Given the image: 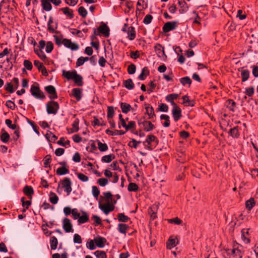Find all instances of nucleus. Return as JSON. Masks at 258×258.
Returning <instances> with one entry per match:
<instances>
[{
  "instance_id": "1",
  "label": "nucleus",
  "mask_w": 258,
  "mask_h": 258,
  "mask_svg": "<svg viewBox=\"0 0 258 258\" xmlns=\"http://www.w3.org/2000/svg\"><path fill=\"white\" fill-rule=\"evenodd\" d=\"M30 92L31 94L36 99H44L45 96L44 93L40 90L39 84L38 83H34L31 85L30 88Z\"/></svg>"
},
{
  "instance_id": "2",
  "label": "nucleus",
  "mask_w": 258,
  "mask_h": 258,
  "mask_svg": "<svg viewBox=\"0 0 258 258\" xmlns=\"http://www.w3.org/2000/svg\"><path fill=\"white\" fill-rule=\"evenodd\" d=\"M59 108L58 103L54 101H50L46 104V111L48 114H56Z\"/></svg>"
},
{
  "instance_id": "3",
  "label": "nucleus",
  "mask_w": 258,
  "mask_h": 258,
  "mask_svg": "<svg viewBox=\"0 0 258 258\" xmlns=\"http://www.w3.org/2000/svg\"><path fill=\"white\" fill-rule=\"evenodd\" d=\"M57 27L58 23L54 22L53 17L50 16L47 22V30L48 32L52 33H59V32L56 30Z\"/></svg>"
},
{
  "instance_id": "4",
  "label": "nucleus",
  "mask_w": 258,
  "mask_h": 258,
  "mask_svg": "<svg viewBox=\"0 0 258 258\" xmlns=\"http://www.w3.org/2000/svg\"><path fill=\"white\" fill-rule=\"evenodd\" d=\"M62 228L66 233L73 232V225L71 220L68 218H64L62 220Z\"/></svg>"
},
{
  "instance_id": "5",
  "label": "nucleus",
  "mask_w": 258,
  "mask_h": 258,
  "mask_svg": "<svg viewBox=\"0 0 258 258\" xmlns=\"http://www.w3.org/2000/svg\"><path fill=\"white\" fill-rule=\"evenodd\" d=\"M178 23L175 21L168 22L166 23L163 27V31L165 33L175 29L177 27Z\"/></svg>"
},
{
  "instance_id": "6",
  "label": "nucleus",
  "mask_w": 258,
  "mask_h": 258,
  "mask_svg": "<svg viewBox=\"0 0 258 258\" xmlns=\"http://www.w3.org/2000/svg\"><path fill=\"white\" fill-rule=\"evenodd\" d=\"M99 208L105 215H108L110 212L114 210V207L111 206L109 203L107 204H101L99 203Z\"/></svg>"
},
{
  "instance_id": "7",
  "label": "nucleus",
  "mask_w": 258,
  "mask_h": 258,
  "mask_svg": "<svg viewBox=\"0 0 258 258\" xmlns=\"http://www.w3.org/2000/svg\"><path fill=\"white\" fill-rule=\"evenodd\" d=\"M71 184V179L68 177L65 178L62 181V187L64 188V191L67 193L68 195H69L72 191Z\"/></svg>"
},
{
  "instance_id": "8",
  "label": "nucleus",
  "mask_w": 258,
  "mask_h": 258,
  "mask_svg": "<svg viewBox=\"0 0 258 258\" xmlns=\"http://www.w3.org/2000/svg\"><path fill=\"white\" fill-rule=\"evenodd\" d=\"M45 90L49 94V98L50 99L57 98V95L55 87L52 85L45 87Z\"/></svg>"
},
{
  "instance_id": "9",
  "label": "nucleus",
  "mask_w": 258,
  "mask_h": 258,
  "mask_svg": "<svg viewBox=\"0 0 258 258\" xmlns=\"http://www.w3.org/2000/svg\"><path fill=\"white\" fill-rule=\"evenodd\" d=\"M62 44L72 50H77L79 49L78 45L75 43H73L70 39H63Z\"/></svg>"
},
{
  "instance_id": "10",
  "label": "nucleus",
  "mask_w": 258,
  "mask_h": 258,
  "mask_svg": "<svg viewBox=\"0 0 258 258\" xmlns=\"http://www.w3.org/2000/svg\"><path fill=\"white\" fill-rule=\"evenodd\" d=\"M155 51L158 56L161 58L164 59L167 57L165 54L164 47L160 44H157L155 46Z\"/></svg>"
},
{
  "instance_id": "11",
  "label": "nucleus",
  "mask_w": 258,
  "mask_h": 258,
  "mask_svg": "<svg viewBox=\"0 0 258 258\" xmlns=\"http://www.w3.org/2000/svg\"><path fill=\"white\" fill-rule=\"evenodd\" d=\"M98 30L99 32L102 34L105 37H108L109 36V29L105 23H102Z\"/></svg>"
},
{
  "instance_id": "12",
  "label": "nucleus",
  "mask_w": 258,
  "mask_h": 258,
  "mask_svg": "<svg viewBox=\"0 0 258 258\" xmlns=\"http://www.w3.org/2000/svg\"><path fill=\"white\" fill-rule=\"evenodd\" d=\"M139 124H143L144 130L146 132H150L153 130L155 126L150 121L144 120L142 122L139 121Z\"/></svg>"
},
{
  "instance_id": "13",
  "label": "nucleus",
  "mask_w": 258,
  "mask_h": 258,
  "mask_svg": "<svg viewBox=\"0 0 258 258\" xmlns=\"http://www.w3.org/2000/svg\"><path fill=\"white\" fill-rule=\"evenodd\" d=\"M172 113L175 121H178L181 116V110L179 107H173Z\"/></svg>"
},
{
  "instance_id": "14",
  "label": "nucleus",
  "mask_w": 258,
  "mask_h": 258,
  "mask_svg": "<svg viewBox=\"0 0 258 258\" xmlns=\"http://www.w3.org/2000/svg\"><path fill=\"white\" fill-rule=\"evenodd\" d=\"M89 220V217L88 214L87 212L82 211L81 212V215H80L78 220V222L79 224H82L88 222Z\"/></svg>"
},
{
  "instance_id": "15",
  "label": "nucleus",
  "mask_w": 258,
  "mask_h": 258,
  "mask_svg": "<svg viewBox=\"0 0 258 258\" xmlns=\"http://www.w3.org/2000/svg\"><path fill=\"white\" fill-rule=\"evenodd\" d=\"M146 113L149 116V119H153L156 116L153 107L149 104H145Z\"/></svg>"
},
{
  "instance_id": "16",
  "label": "nucleus",
  "mask_w": 258,
  "mask_h": 258,
  "mask_svg": "<svg viewBox=\"0 0 258 258\" xmlns=\"http://www.w3.org/2000/svg\"><path fill=\"white\" fill-rule=\"evenodd\" d=\"M94 241L96 246L102 248L104 246L105 243L106 242V239L102 237H97L94 238Z\"/></svg>"
},
{
  "instance_id": "17",
  "label": "nucleus",
  "mask_w": 258,
  "mask_h": 258,
  "mask_svg": "<svg viewBox=\"0 0 258 258\" xmlns=\"http://www.w3.org/2000/svg\"><path fill=\"white\" fill-rule=\"evenodd\" d=\"M76 74L77 71L76 70H73L72 71H66L65 70L62 71V76L68 80H73Z\"/></svg>"
},
{
  "instance_id": "18",
  "label": "nucleus",
  "mask_w": 258,
  "mask_h": 258,
  "mask_svg": "<svg viewBox=\"0 0 258 258\" xmlns=\"http://www.w3.org/2000/svg\"><path fill=\"white\" fill-rule=\"evenodd\" d=\"M178 4L180 7L179 10L180 13L184 14L188 11V7L187 3L184 1H179Z\"/></svg>"
},
{
  "instance_id": "19",
  "label": "nucleus",
  "mask_w": 258,
  "mask_h": 258,
  "mask_svg": "<svg viewBox=\"0 0 258 258\" xmlns=\"http://www.w3.org/2000/svg\"><path fill=\"white\" fill-rule=\"evenodd\" d=\"M228 133L233 138H238L240 136V133L237 126L231 128Z\"/></svg>"
},
{
  "instance_id": "20",
  "label": "nucleus",
  "mask_w": 258,
  "mask_h": 258,
  "mask_svg": "<svg viewBox=\"0 0 258 258\" xmlns=\"http://www.w3.org/2000/svg\"><path fill=\"white\" fill-rule=\"evenodd\" d=\"M41 5L43 9L46 11H50L52 9L50 0H41Z\"/></svg>"
},
{
  "instance_id": "21",
  "label": "nucleus",
  "mask_w": 258,
  "mask_h": 258,
  "mask_svg": "<svg viewBox=\"0 0 258 258\" xmlns=\"http://www.w3.org/2000/svg\"><path fill=\"white\" fill-rule=\"evenodd\" d=\"M127 38L130 40H133L136 37V31L134 27H129L127 29Z\"/></svg>"
},
{
  "instance_id": "22",
  "label": "nucleus",
  "mask_w": 258,
  "mask_h": 258,
  "mask_svg": "<svg viewBox=\"0 0 258 258\" xmlns=\"http://www.w3.org/2000/svg\"><path fill=\"white\" fill-rule=\"evenodd\" d=\"M72 94L77 101H80L82 98V89L80 88H74L72 90Z\"/></svg>"
},
{
  "instance_id": "23",
  "label": "nucleus",
  "mask_w": 258,
  "mask_h": 258,
  "mask_svg": "<svg viewBox=\"0 0 258 258\" xmlns=\"http://www.w3.org/2000/svg\"><path fill=\"white\" fill-rule=\"evenodd\" d=\"M120 108L122 112L125 114L131 111L132 108L130 104L124 102L120 103Z\"/></svg>"
},
{
  "instance_id": "24",
  "label": "nucleus",
  "mask_w": 258,
  "mask_h": 258,
  "mask_svg": "<svg viewBox=\"0 0 258 258\" xmlns=\"http://www.w3.org/2000/svg\"><path fill=\"white\" fill-rule=\"evenodd\" d=\"M2 135L1 136V141L5 143L8 142L10 139L9 134L6 132L4 128L1 130Z\"/></svg>"
},
{
  "instance_id": "25",
  "label": "nucleus",
  "mask_w": 258,
  "mask_h": 258,
  "mask_svg": "<svg viewBox=\"0 0 258 258\" xmlns=\"http://www.w3.org/2000/svg\"><path fill=\"white\" fill-rule=\"evenodd\" d=\"M149 71L147 67H145L143 68L141 73L138 77V78L140 80H144L146 77L149 75Z\"/></svg>"
},
{
  "instance_id": "26",
  "label": "nucleus",
  "mask_w": 258,
  "mask_h": 258,
  "mask_svg": "<svg viewBox=\"0 0 258 258\" xmlns=\"http://www.w3.org/2000/svg\"><path fill=\"white\" fill-rule=\"evenodd\" d=\"M73 80L77 86L81 87L83 85V77L77 73L75 76Z\"/></svg>"
},
{
  "instance_id": "27",
  "label": "nucleus",
  "mask_w": 258,
  "mask_h": 258,
  "mask_svg": "<svg viewBox=\"0 0 258 258\" xmlns=\"http://www.w3.org/2000/svg\"><path fill=\"white\" fill-rule=\"evenodd\" d=\"M60 10L62 11L63 14L68 16L70 19L73 18V11L70 9L68 7L61 8Z\"/></svg>"
},
{
  "instance_id": "28",
  "label": "nucleus",
  "mask_w": 258,
  "mask_h": 258,
  "mask_svg": "<svg viewBox=\"0 0 258 258\" xmlns=\"http://www.w3.org/2000/svg\"><path fill=\"white\" fill-rule=\"evenodd\" d=\"M115 158L114 154H109L103 156L101 158V161L103 163H110L111 161Z\"/></svg>"
},
{
  "instance_id": "29",
  "label": "nucleus",
  "mask_w": 258,
  "mask_h": 258,
  "mask_svg": "<svg viewBox=\"0 0 258 258\" xmlns=\"http://www.w3.org/2000/svg\"><path fill=\"white\" fill-rule=\"evenodd\" d=\"M183 103L186 106H194L195 102L193 100H190L187 96L185 95L182 97Z\"/></svg>"
},
{
  "instance_id": "30",
  "label": "nucleus",
  "mask_w": 258,
  "mask_h": 258,
  "mask_svg": "<svg viewBox=\"0 0 258 258\" xmlns=\"http://www.w3.org/2000/svg\"><path fill=\"white\" fill-rule=\"evenodd\" d=\"M156 140V137L154 135H148L147 137L146 141L143 143L145 145L147 144L148 148L151 149L150 148L151 142H154Z\"/></svg>"
},
{
  "instance_id": "31",
  "label": "nucleus",
  "mask_w": 258,
  "mask_h": 258,
  "mask_svg": "<svg viewBox=\"0 0 258 258\" xmlns=\"http://www.w3.org/2000/svg\"><path fill=\"white\" fill-rule=\"evenodd\" d=\"M123 85L124 87L128 90H132L134 88V84L131 79H128L124 81Z\"/></svg>"
},
{
  "instance_id": "32",
  "label": "nucleus",
  "mask_w": 258,
  "mask_h": 258,
  "mask_svg": "<svg viewBox=\"0 0 258 258\" xmlns=\"http://www.w3.org/2000/svg\"><path fill=\"white\" fill-rule=\"evenodd\" d=\"M69 173V170L66 167H60L57 169L56 174L63 175Z\"/></svg>"
},
{
  "instance_id": "33",
  "label": "nucleus",
  "mask_w": 258,
  "mask_h": 258,
  "mask_svg": "<svg viewBox=\"0 0 258 258\" xmlns=\"http://www.w3.org/2000/svg\"><path fill=\"white\" fill-rule=\"evenodd\" d=\"M97 142L98 148L100 151L105 152L108 150V147L106 143H102L99 140H97Z\"/></svg>"
},
{
  "instance_id": "34",
  "label": "nucleus",
  "mask_w": 258,
  "mask_h": 258,
  "mask_svg": "<svg viewBox=\"0 0 258 258\" xmlns=\"http://www.w3.org/2000/svg\"><path fill=\"white\" fill-rule=\"evenodd\" d=\"M59 34V35H54L53 36L54 39L55 43L58 46H60V45L62 44V40L63 39V35L61 34H60V33Z\"/></svg>"
},
{
  "instance_id": "35",
  "label": "nucleus",
  "mask_w": 258,
  "mask_h": 258,
  "mask_svg": "<svg viewBox=\"0 0 258 258\" xmlns=\"http://www.w3.org/2000/svg\"><path fill=\"white\" fill-rule=\"evenodd\" d=\"M241 75L242 82H245L249 77V72L247 70H242L241 72Z\"/></svg>"
},
{
  "instance_id": "36",
  "label": "nucleus",
  "mask_w": 258,
  "mask_h": 258,
  "mask_svg": "<svg viewBox=\"0 0 258 258\" xmlns=\"http://www.w3.org/2000/svg\"><path fill=\"white\" fill-rule=\"evenodd\" d=\"M50 244L51 249L54 250L56 249L58 244V240L55 236H52L50 238Z\"/></svg>"
},
{
  "instance_id": "37",
  "label": "nucleus",
  "mask_w": 258,
  "mask_h": 258,
  "mask_svg": "<svg viewBox=\"0 0 258 258\" xmlns=\"http://www.w3.org/2000/svg\"><path fill=\"white\" fill-rule=\"evenodd\" d=\"M58 201V198L57 196L53 192H50L49 195V201L52 204H56Z\"/></svg>"
},
{
  "instance_id": "38",
  "label": "nucleus",
  "mask_w": 258,
  "mask_h": 258,
  "mask_svg": "<svg viewBox=\"0 0 258 258\" xmlns=\"http://www.w3.org/2000/svg\"><path fill=\"white\" fill-rule=\"evenodd\" d=\"M161 119H164L165 122L163 123V125L164 127H167L170 125V117L168 115L166 114H162L160 116Z\"/></svg>"
},
{
  "instance_id": "39",
  "label": "nucleus",
  "mask_w": 258,
  "mask_h": 258,
  "mask_svg": "<svg viewBox=\"0 0 258 258\" xmlns=\"http://www.w3.org/2000/svg\"><path fill=\"white\" fill-rule=\"evenodd\" d=\"M23 192L26 196H31L34 193V190L31 186L26 185L23 188Z\"/></svg>"
},
{
  "instance_id": "40",
  "label": "nucleus",
  "mask_w": 258,
  "mask_h": 258,
  "mask_svg": "<svg viewBox=\"0 0 258 258\" xmlns=\"http://www.w3.org/2000/svg\"><path fill=\"white\" fill-rule=\"evenodd\" d=\"M254 205L255 201L253 198H250L248 201H247L245 203L246 208L248 210H251V209L254 206Z\"/></svg>"
},
{
  "instance_id": "41",
  "label": "nucleus",
  "mask_w": 258,
  "mask_h": 258,
  "mask_svg": "<svg viewBox=\"0 0 258 258\" xmlns=\"http://www.w3.org/2000/svg\"><path fill=\"white\" fill-rule=\"evenodd\" d=\"M176 240L175 239L170 238L166 243V247L171 249L176 245Z\"/></svg>"
},
{
  "instance_id": "42",
  "label": "nucleus",
  "mask_w": 258,
  "mask_h": 258,
  "mask_svg": "<svg viewBox=\"0 0 258 258\" xmlns=\"http://www.w3.org/2000/svg\"><path fill=\"white\" fill-rule=\"evenodd\" d=\"M105 133L107 135L110 136L117 135H123L125 133L122 131L116 130L114 132H113L109 129H107L105 131Z\"/></svg>"
},
{
  "instance_id": "43",
  "label": "nucleus",
  "mask_w": 258,
  "mask_h": 258,
  "mask_svg": "<svg viewBox=\"0 0 258 258\" xmlns=\"http://www.w3.org/2000/svg\"><path fill=\"white\" fill-rule=\"evenodd\" d=\"M79 120L78 118H76L73 122L72 124V129L71 131V133L77 132L79 131Z\"/></svg>"
},
{
  "instance_id": "44",
  "label": "nucleus",
  "mask_w": 258,
  "mask_h": 258,
  "mask_svg": "<svg viewBox=\"0 0 258 258\" xmlns=\"http://www.w3.org/2000/svg\"><path fill=\"white\" fill-rule=\"evenodd\" d=\"M180 82L183 86H185L186 84L190 85L191 83V80L189 77L181 78L180 79Z\"/></svg>"
},
{
  "instance_id": "45",
  "label": "nucleus",
  "mask_w": 258,
  "mask_h": 258,
  "mask_svg": "<svg viewBox=\"0 0 258 258\" xmlns=\"http://www.w3.org/2000/svg\"><path fill=\"white\" fill-rule=\"evenodd\" d=\"M114 115V108L113 106H110L107 107V117L108 119L112 118Z\"/></svg>"
},
{
  "instance_id": "46",
  "label": "nucleus",
  "mask_w": 258,
  "mask_h": 258,
  "mask_svg": "<svg viewBox=\"0 0 258 258\" xmlns=\"http://www.w3.org/2000/svg\"><path fill=\"white\" fill-rule=\"evenodd\" d=\"M128 228V226L124 224L119 223L118 225V230L121 233H125Z\"/></svg>"
},
{
  "instance_id": "47",
  "label": "nucleus",
  "mask_w": 258,
  "mask_h": 258,
  "mask_svg": "<svg viewBox=\"0 0 258 258\" xmlns=\"http://www.w3.org/2000/svg\"><path fill=\"white\" fill-rule=\"evenodd\" d=\"M94 254L97 258H107L106 254L104 251L97 250L94 252Z\"/></svg>"
},
{
  "instance_id": "48",
  "label": "nucleus",
  "mask_w": 258,
  "mask_h": 258,
  "mask_svg": "<svg viewBox=\"0 0 258 258\" xmlns=\"http://www.w3.org/2000/svg\"><path fill=\"white\" fill-rule=\"evenodd\" d=\"M138 188L139 187L136 183L131 182L128 185L127 189L130 191H135L138 189Z\"/></svg>"
},
{
  "instance_id": "49",
  "label": "nucleus",
  "mask_w": 258,
  "mask_h": 258,
  "mask_svg": "<svg viewBox=\"0 0 258 258\" xmlns=\"http://www.w3.org/2000/svg\"><path fill=\"white\" fill-rule=\"evenodd\" d=\"M117 219L119 221L126 222L130 218L127 216H125L123 213H119L118 214Z\"/></svg>"
},
{
  "instance_id": "50",
  "label": "nucleus",
  "mask_w": 258,
  "mask_h": 258,
  "mask_svg": "<svg viewBox=\"0 0 258 258\" xmlns=\"http://www.w3.org/2000/svg\"><path fill=\"white\" fill-rule=\"evenodd\" d=\"M95 241L94 240H90L87 242L86 246L90 250H94L96 248V245H95Z\"/></svg>"
},
{
  "instance_id": "51",
  "label": "nucleus",
  "mask_w": 258,
  "mask_h": 258,
  "mask_svg": "<svg viewBox=\"0 0 258 258\" xmlns=\"http://www.w3.org/2000/svg\"><path fill=\"white\" fill-rule=\"evenodd\" d=\"M53 49V45L52 42L48 41L46 44L45 51L47 53L51 52Z\"/></svg>"
},
{
  "instance_id": "52",
  "label": "nucleus",
  "mask_w": 258,
  "mask_h": 258,
  "mask_svg": "<svg viewBox=\"0 0 258 258\" xmlns=\"http://www.w3.org/2000/svg\"><path fill=\"white\" fill-rule=\"evenodd\" d=\"M51 161V157L50 155H46L44 160V166L45 168L49 166V164Z\"/></svg>"
},
{
  "instance_id": "53",
  "label": "nucleus",
  "mask_w": 258,
  "mask_h": 258,
  "mask_svg": "<svg viewBox=\"0 0 258 258\" xmlns=\"http://www.w3.org/2000/svg\"><path fill=\"white\" fill-rule=\"evenodd\" d=\"M78 13L80 16L85 18L87 15V11L83 7H80L78 9Z\"/></svg>"
},
{
  "instance_id": "54",
  "label": "nucleus",
  "mask_w": 258,
  "mask_h": 258,
  "mask_svg": "<svg viewBox=\"0 0 258 258\" xmlns=\"http://www.w3.org/2000/svg\"><path fill=\"white\" fill-rule=\"evenodd\" d=\"M97 183L101 186H105V185H106L108 184V181L106 178H101L97 180Z\"/></svg>"
},
{
  "instance_id": "55",
  "label": "nucleus",
  "mask_w": 258,
  "mask_h": 258,
  "mask_svg": "<svg viewBox=\"0 0 258 258\" xmlns=\"http://www.w3.org/2000/svg\"><path fill=\"white\" fill-rule=\"evenodd\" d=\"M35 52L42 60H44L46 58V55L42 50H35Z\"/></svg>"
},
{
  "instance_id": "56",
  "label": "nucleus",
  "mask_w": 258,
  "mask_h": 258,
  "mask_svg": "<svg viewBox=\"0 0 258 258\" xmlns=\"http://www.w3.org/2000/svg\"><path fill=\"white\" fill-rule=\"evenodd\" d=\"M178 97V95L177 94H171L166 96V100L167 101H171L172 100L176 99Z\"/></svg>"
},
{
  "instance_id": "57",
  "label": "nucleus",
  "mask_w": 258,
  "mask_h": 258,
  "mask_svg": "<svg viewBox=\"0 0 258 258\" xmlns=\"http://www.w3.org/2000/svg\"><path fill=\"white\" fill-rule=\"evenodd\" d=\"M12 120H11L10 119H7L5 121V123L7 125V126L12 129V130H16L17 128V126L16 124H12Z\"/></svg>"
},
{
  "instance_id": "58",
  "label": "nucleus",
  "mask_w": 258,
  "mask_h": 258,
  "mask_svg": "<svg viewBox=\"0 0 258 258\" xmlns=\"http://www.w3.org/2000/svg\"><path fill=\"white\" fill-rule=\"evenodd\" d=\"M136 70V67L134 64H131L128 66L127 72L129 74H134L135 73Z\"/></svg>"
},
{
  "instance_id": "59",
  "label": "nucleus",
  "mask_w": 258,
  "mask_h": 258,
  "mask_svg": "<svg viewBox=\"0 0 258 258\" xmlns=\"http://www.w3.org/2000/svg\"><path fill=\"white\" fill-rule=\"evenodd\" d=\"M72 216L74 220H77L79 219L80 214L78 212V210L76 208H74L72 209Z\"/></svg>"
},
{
  "instance_id": "60",
  "label": "nucleus",
  "mask_w": 258,
  "mask_h": 258,
  "mask_svg": "<svg viewBox=\"0 0 258 258\" xmlns=\"http://www.w3.org/2000/svg\"><path fill=\"white\" fill-rule=\"evenodd\" d=\"M153 19V17L151 15H147L144 19L143 23L145 24L148 25L151 23L152 20Z\"/></svg>"
},
{
  "instance_id": "61",
  "label": "nucleus",
  "mask_w": 258,
  "mask_h": 258,
  "mask_svg": "<svg viewBox=\"0 0 258 258\" xmlns=\"http://www.w3.org/2000/svg\"><path fill=\"white\" fill-rule=\"evenodd\" d=\"M23 64L28 70L31 71L32 69L33 66L30 61L28 60H25L24 61Z\"/></svg>"
},
{
  "instance_id": "62",
  "label": "nucleus",
  "mask_w": 258,
  "mask_h": 258,
  "mask_svg": "<svg viewBox=\"0 0 258 258\" xmlns=\"http://www.w3.org/2000/svg\"><path fill=\"white\" fill-rule=\"evenodd\" d=\"M78 178L81 180L83 182H86L88 180L89 178L88 176L85 175V174L81 173H77Z\"/></svg>"
},
{
  "instance_id": "63",
  "label": "nucleus",
  "mask_w": 258,
  "mask_h": 258,
  "mask_svg": "<svg viewBox=\"0 0 258 258\" xmlns=\"http://www.w3.org/2000/svg\"><path fill=\"white\" fill-rule=\"evenodd\" d=\"M92 192L95 198H97L100 194V191L96 186H92Z\"/></svg>"
},
{
  "instance_id": "64",
  "label": "nucleus",
  "mask_w": 258,
  "mask_h": 258,
  "mask_svg": "<svg viewBox=\"0 0 258 258\" xmlns=\"http://www.w3.org/2000/svg\"><path fill=\"white\" fill-rule=\"evenodd\" d=\"M252 68V75L255 78L258 77V66H252L251 67Z\"/></svg>"
}]
</instances>
